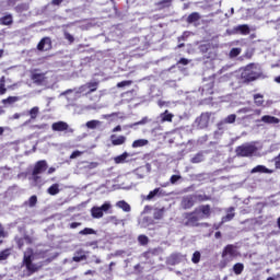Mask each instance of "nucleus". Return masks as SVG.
<instances>
[{"instance_id":"nucleus-16","label":"nucleus","mask_w":280,"mask_h":280,"mask_svg":"<svg viewBox=\"0 0 280 280\" xmlns=\"http://www.w3.org/2000/svg\"><path fill=\"white\" fill-rule=\"evenodd\" d=\"M14 23V16L11 13H7L4 16L0 18V25L10 26Z\"/></svg>"},{"instance_id":"nucleus-30","label":"nucleus","mask_w":280,"mask_h":280,"mask_svg":"<svg viewBox=\"0 0 280 280\" xmlns=\"http://www.w3.org/2000/svg\"><path fill=\"white\" fill-rule=\"evenodd\" d=\"M163 215H165V208L155 209L153 212L154 220H163Z\"/></svg>"},{"instance_id":"nucleus-5","label":"nucleus","mask_w":280,"mask_h":280,"mask_svg":"<svg viewBox=\"0 0 280 280\" xmlns=\"http://www.w3.org/2000/svg\"><path fill=\"white\" fill-rule=\"evenodd\" d=\"M255 69V63H249L245 67V69L241 73V79L245 84L249 82H255V80H259L261 74H259Z\"/></svg>"},{"instance_id":"nucleus-63","label":"nucleus","mask_w":280,"mask_h":280,"mask_svg":"<svg viewBox=\"0 0 280 280\" xmlns=\"http://www.w3.org/2000/svg\"><path fill=\"white\" fill-rule=\"evenodd\" d=\"M215 240H220L222 237V232L218 231L214 234Z\"/></svg>"},{"instance_id":"nucleus-38","label":"nucleus","mask_w":280,"mask_h":280,"mask_svg":"<svg viewBox=\"0 0 280 280\" xmlns=\"http://www.w3.org/2000/svg\"><path fill=\"white\" fill-rule=\"evenodd\" d=\"M201 257H202V255L200 254V252L196 250V252L192 254V257H191L192 264H200Z\"/></svg>"},{"instance_id":"nucleus-50","label":"nucleus","mask_w":280,"mask_h":280,"mask_svg":"<svg viewBox=\"0 0 280 280\" xmlns=\"http://www.w3.org/2000/svg\"><path fill=\"white\" fill-rule=\"evenodd\" d=\"M138 241H139V243H140L142 246H145V245L148 244V242H149L148 236H145V235H140V236L138 237Z\"/></svg>"},{"instance_id":"nucleus-28","label":"nucleus","mask_w":280,"mask_h":280,"mask_svg":"<svg viewBox=\"0 0 280 280\" xmlns=\"http://www.w3.org/2000/svg\"><path fill=\"white\" fill-rule=\"evenodd\" d=\"M86 128H89L90 130H95V128L102 126V121L100 120H89L85 124Z\"/></svg>"},{"instance_id":"nucleus-15","label":"nucleus","mask_w":280,"mask_h":280,"mask_svg":"<svg viewBox=\"0 0 280 280\" xmlns=\"http://www.w3.org/2000/svg\"><path fill=\"white\" fill-rule=\"evenodd\" d=\"M112 145H124L126 143V136H110Z\"/></svg>"},{"instance_id":"nucleus-44","label":"nucleus","mask_w":280,"mask_h":280,"mask_svg":"<svg viewBox=\"0 0 280 280\" xmlns=\"http://www.w3.org/2000/svg\"><path fill=\"white\" fill-rule=\"evenodd\" d=\"M15 244L18 248L21 250L23 249V246H25V241L23 237H15Z\"/></svg>"},{"instance_id":"nucleus-31","label":"nucleus","mask_w":280,"mask_h":280,"mask_svg":"<svg viewBox=\"0 0 280 280\" xmlns=\"http://www.w3.org/2000/svg\"><path fill=\"white\" fill-rule=\"evenodd\" d=\"M147 139H138L132 142V148H143V145H148Z\"/></svg>"},{"instance_id":"nucleus-29","label":"nucleus","mask_w":280,"mask_h":280,"mask_svg":"<svg viewBox=\"0 0 280 280\" xmlns=\"http://www.w3.org/2000/svg\"><path fill=\"white\" fill-rule=\"evenodd\" d=\"M233 272L234 275H242L244 272V264L242 262H236L233 266Z\"/></svg>"},{"instance_id":"nucleus-55","label":"nucleus","mask_w":280,"mask_h":280,"mask_svg":"<svg viewBox=\"0 0 280 280\" xmlns=\"http://www.w3.org/2000/svg\"><path fill=\"white\" fill-rule=\"evenodd\" d=\"M78 156H82V151H73L70 159H78Z\"/></svg>"},{"instance_id":"nucleus-19","label":"nucleus","mask_w":280,"mask_h":280,"mask_svg":"<svg viewBox=\"0 0 280 280\" xmlns=\"http://www.w3.org/2000/svg\"><path fill=\"white\" fill-rule=\"evenodd\" d=\"M198 124L201 128H207L209 126V114H201L198 118Z\"/></svg>"},{"instance_id":"nucleus-3","label":"nucleus","mask_w":280,"mask_h":280,"mask_svg":"<svg viewBox=\"0 0 280 280\" xmlns=\"http://www.w3.org/2000/svg\"><path fill=\"white\" fill-rule=\"evenodd\" d=\"M238 255L240 252H237V246L233 244H228L221 253L222 259L219 262L220 270H224V268H226V266H229L230 262L233 261V259L238 257Z\"/></svg>"},{"instance_id":"nucleus-59","label":"nucleus","mask_w":280,"mask_h":280,"mask_svg":"<svg viewBox=\"0 0 280 280\" xmlns=\"http://www.w3.org/2000/svg\"><path fill=\"white\" fill-rule=\"evenodd\" d=\"M237 113H244V114L250 113V108H248V107H243V108L238 109Z\"/></svg>"},{"instance_id":"nucleus-58","label":"nucleus","mask_w":280,"mask_h":280,"mask_svg":"<svg viewBox=\"0 0 280 280\" xmlns=\"http://www.w3.org/2000/svg\"><path fill=\"white\" fill-rule=\"evenodd\" d=\"M178 65H184V67H185V66L189 65V59L180 58L178 60Z\"/></svg>"},{"instance_id":"nucleus-23","label":"nucleus","mask_w":280,"mask_h":280,"mask_svg":"<svg viewBox=\"0 0 280 280\" xmlns=\"http://www.w3.org/2000/svg\"><path fill=\"white\" fill-rule=\"evenodd\" d=\"M116 207H118V209H122V211H125L126 213H129L131 209L130 203L126 202V200L117 201Z\"/></svg>"},{"instance_id":"nucleus-48","label":"nucleus","mask_w":280,"mask_h":280,"mask_svg":"<svg viewBox=\"0 0 280 280\" xmlns=\"http://www.w3.org/2000/svg\"><path fill=\"white\" fill-rule=\"evenodd\" d=\"M180 178H183V176H180V175H172L171 178H170L171 185H176L177 180H180Z\"/></svg>"},{"instance_id":"nucleus-18","label":"nucleus","mask_w":280,"mask_h":280,"mask_svg":"<svg viewBox=\"0 0 280 280\" xmlns=\"http://www.w3.org/2000/svg\"><path fill=\"white\" fill-rule=\"evenodd\" d=\"M260 121H262L264 124H279L280 120L275 116L265 115L261 117Z\"/></svg>"},{"instance_id":"nucleus-8","label":"nucleus","mask_w":280,"mask_h":280,"mask_svg":"<svg viewBox=\"0 0 280 280\" xmlns=\"http://www.w3.org/2000/svg\"><path fill=\"white\" fill-rule=\"evenodd\" d=\"M98 86H100L98 81H91L85 83L84 85H81L77 91V93H86V95H91V93H95V91H97ZM86 89H89L88 92H86Z\"/></svg>"},{"instance_id":"nucleus-34","label":"nucleus","mask_w":280,"mask_h":280,"mask_svg":"<svg viewBox=\"0 0 280 280\" xmlns=\"http://www.w3.org/2000/svg\"><path fill=\"white\" fill-rule=\"evenodd\" d=\"M97 232L92 228H85L79 232V235H95Z\"/></svg>"},{"instance_id":"nucleus-49","label":"nucleus","mask_w":280,"mask_h":280,"mask_svg":"<svg viewBox=\"0 0 280 280\" xmlns=\"http://www.w3.org/2000/svg\"><path fill=\"white\" fill-rule=\"evenodd\" d=\"M234 218H235V213L234 212H230L225 217H223L222 221L223 222H231V220H233Z\"/></svg>"},{"instance_id":"nucleus-41","label":"nucleus","mask_w":280,"mask_h":280,"mask_svg":"<svg viewBox=\"0 0 280 280\" xmlns=\"http://www.w3.org/2000/svg\"><path fill=\"white\" fill-rule=\"evenodd\" d=\"M19 102V96H9L2 101L3 104H14Z\"/></svg>"},{"instance_id":"nucleus-4","label":"nucleus","mask_w":280,"mask_h":280,"mask_svg":"<svg viewBox=\"0 0 280 280\" xmlns=\"http://www.w3.org/2000/svg\"><path fill=\"white\" fill-rule=\"evenodd\" d=\"M47 161L39 160L35 163L34 168L32 171V180L35 183V185H39V183H43V177L40 174L47 172Z\"/></svg>"},{"instance_id":"nucleus-2","label":"nucleus","mask_w":280,"mask_h":280,"mask_svg":"<svg viewBox=\"0 0 280 280\" xmlns=\"http://www.w3.org/2000/svg\"><path fill=\"white\" fill-rule=\"evenodd\" d=\"M22 266L26 268V277L36 275L43 268V264L34 262V249L27 248L23 255Z\"/></svg>"},{"instance_id":"nucleus-7","label":"nucleus","mask_w":280,"mask_h":280,"mask_svg":"<svg viewBox=\"0 0 280 280\" xmlns=\"http://www.w3.org/2000/svg\"><path fill=\"white\" fill-rule=\"evenodd\" d=\"M112 205L108 201H105L101 207H92L91 209V215L92 218H95L96 220H100V218H104V212L112 209Z\"/></svg>"},{"instance_id":"nucleus-64","label":"nucleus","mask_w":280,"mask_h":280,"mask_svg":"<svg viewBox=\"0 0 280 280\" xmlns=\"http://www.w3.org/2000/svg\"><path fill=\"white\" fill-rule=\"evenodd\" d=\"M54 172H56V168L55 167H49L47 174H54Z\"/></svg>"},{"instance_id":"nucleus-6","label":"nucleus","mask_w":280,"mask_h":280,"mask_svg":"<svg viewBox=\"0 0 280 280\" xmlns=\"http://www.w3.org/2000/svg\"><path fill=\"white\" fill-rule=\"evenodd\" d=\"M255 152H257V147H255V144L245 143L236 147L235 149L236 156H241V158L253 156Z\"/></svg>"},{"instance_id":"nucleus-62","label":"nucleus","mask_w":280,"mask_h":280,"mask_svg":"<svg viewBox=\"0 0 280 280\" xmlns=\"http://www.w3.org/2000/svg\"><path fill=\"white\" fill-rule=\"evenodd\" d=\"M199 226H203L205 229H209V226H211V224H209L208 222H203V223H199Z\"/></svg>"},{"instance_id":"nucleus-14","label":"nucleus","mask_w":280,"mask_h":280,"mask_svg":"<svg viewBox=\"0 0 280 280\" xmlns=\"http://www.w3.org/2000/svg\"><path fill=\"white\" fill-rule=\"evenodd\" d=\"M86 252L84 249H79L74 253V256L72 257V260L79 264V261H86Z\"/></svg>"},{"instance_id":"nucleus-37","label":"nucleus","mask_w":280,"mask_h":280,"mask_svg":"<svg viewBox=\"0 0 280 280\" xmlns=\"http://www.w3.org/2000/svg\"><path fill=\"white\" fill-rule=\"evenodd\" d=\"M8 89H5V77H1L0 79V95H5Z\"/></svg>"},{"instance_id":"nucleus-20","label":"nucleus","mask_w":280,"mask_h":280,"mask_svg":"<svg viewBox=\"0 0 280 280\" xmlns=\"http://www.w3.org/2000/svg\"><path fill=\"white\" fill-rule=\"evenodd\" d=\"M47 194H49V196H58V194H60V185L52 184L50 187L47 188Z\"/></svg>"},{"instance_id":"nucleus-39","label":"nucleus","mask_w":280,"mask_h":280,"mask_svg":"<svg viewBox=\"0 0 280 280\" xmlns=\"http://www.w3.org/2000/svg\"><path fill=\"white\" fill-rule=\"evenodd\" d=\"M240 54H242V48H232L230 50V58H237V56H240Z\"/></svg>"},{"instance_id":"nucleus-33","label":"nucleus","mask_w":280,"mask_h":280,"mask_svg":"<svg viewBox=\"0 0 280 280\" xmlns=\"http://www.w3.org/2000/svg\"><path fill=\"white\" fill-rule=\"evenodd\" d=\"M38 113H40V108L38 106H35L28 110L31 119H36V117H38Z\"/></svg>"},{"instance_id":"nucleus-21","label":"nucleus","mask_w":280,"mask_h":280,"mask_svg":"<svg viewBox=\"0 0 280 280\" xmlns=\"http://www.w3.org/2000/svg\"><path fill=\"white\" fill-rule=\"evenodd\" d=\"M156 196H163V189L155 188L149 192V195L145 197V200H152L153 198H156Z\"/></svg>"},{"instance_id":"nucleus-12","label":"nucleus","mask_w":280,"mask_h":280,"mask_svg":"<svg viewBox=\"0 0 280 280\" xmlns=\"http://www.w3.org/2000/svg\"><path fill=\"white\" fill-rule=\"evenodd\" d=\"M51 49V38L50 37H44L39 40L37 44V50L38 51H49Z\"/></svg>"},{"instance_id":"nucleus-32","label":"nucleus","mask_w":280,"mask_h":280,"mask_svg":"<svg viewBox=\"0 0 280 280\" xmlns=\"http://www.w3.org/2000/svg\"><path fill=\"white\" fill-rule=\"evenodd\" d=\"M156 5H158V8H160V10H163L165 8H171L172 0H162V1L158 2Z\"/></svg>"},{"instance_id":"nucleus-51","label":"nucleus","mask_w":280,"mask_h":280,"mask_svg":"<svg viewBox=\"0 0 280 280\" xmlns=\"http://www.w3.org/2000/svg\"><path fill=\"white\" fill-rule=\"evenodd\" d=\"M65 38H66V40H68L70 43V45H72V43L75 42V38L73 37V35H71L68 32L65 33Z\"/></svg>"},{"instance_id":"nucleus-36","label":"nucleus","mask_w":280,"mask_h":280,"mask_svg":"<svg viewBox=\"0 0 280 280\" xmlns=\"http://www.w3.org/2000/svg\"><path fill=\"white\" fill-rule=\"evenodd\" d=\"M195 200H198V202H207L211 200V196L208 195H195Z\"/></svg>"},{"instance_id":"nucleus-56","label":"nucleus","mask_w":280,"mask_h":280,"mask_svg":"<svg viewBox=\"0 0 280 280\" xmlns=\"http://www.w3.org/2000/svg\"><path fill=\"white\" fill-rule=\"evenodd\" d=\"M276 170H280V153L275 158Z\"/></svg>"},{"instance_id":"nucleus-57","label":"nucleus","mask_w":280,"mask_h":280,"mask_svg":"<svg viewBox=\"0 0 280 280\" xmlns=\"http://www.w3.org/2000/svg\"><path fill=\"white\" fill-rule=\"evenodd\" d=\"M78 226H82L81 222H72L69 224V229H78Z\"/></svg>"},{"instance_id":"nucleus-17","label":"nucleus","mask_w":280,"mask_h":280,"mask_svg":"<svg viewBox=\"0 0 280 280\" xmlns=\"http://www.w3.org/2000/svg\"><path fill=\"white\" fill-rule=\"evenodd\" d=\"M259 172L260 174H272L275 171L264 166V165H257L252 170V174H257Z\"/></svg>"},{"instance_id":"nucleus-1","label":"nucleus","mask_w":280,"mask_h":280,"mask_svg":"<svg viewBox=\"0 0 280 280\" xmlns=\"http://www.w3.org/2000/svg\"><path fill=\"white\" fill-rule=\"evenodd\" d=\"M209 218H211V206L201 205L194 211L183 214V224L196 229L200 226V220H208Z\"/></svg>"},{"instance_id":"nucleus-53","label":"nucleus","mask_w":280,"mask_h":280,"mask_svg":"<svg viewBox=\"0 0 280 280\" xmlns=\"http://www.w3.org/2000/svg\"><path fill=\"white\" fill-rule=\"evenodd\" d=\"M22 240H24V242H26V244H34V238H32V236L25 234Z\"/></svg>"},{"instance_id":"nucleus-13","label":"nucleus","mask_w":280,"mask_h":280,"mask_svg":"<svg viewBox=\"0 0 280 280\" xmlns=\"http://www.w3.org/2000/svg\"><path fill=\"white\" fill-rule=\"evenodd\" d=\"M234 32L242 36H248V34H250V26H248V24H241L234 27Z\"/></svg>"},{"instance_id":"nucleus-54","label":"nucleus","mask_w":280,"mask_h":280,"mask_svg":"<svg viewBox=\"0 0 280 280\" xmlns=\"http://www.w3.org/2000/svg\"><path fill=\"white\" fill-rule=\"evenodd\" d=\"M109 222H112V224H119L121 221L119 219H117V217L112 215L109 217Z\"/></svg>"},{"instance_id":"nucleus-40","label":"nucleus","mask_w":280,"mask_h":280,"mask_svg":"<svg viewBox=\"0 0 280 280\" xmlns=\"http://www.w3.org/2000/svg\"><path fill=\"white\" fill-rule=\"evenodd\" d=\"M209 49H211V44H201L199 45V51L201 54H207L209 51Z\"/></svg>"},{"instance_id":"nucleus-9","label":"nucleus","mask_w":280,"mask_h":280,"mask_svg":"<svg viewBox=\"0 0 280 280\" xmlns=\"http://www.w3.org/2000/svg\"><path fill=\"white\" fill-rule=\"evenodd\" d=\"M51 130L54 132H73V128L69 127V124L59 120L51 125Z\"/></svg>"},{"instance_id":"nucleus-27","label":"nucleus","mask_w":280,"mask_h":280,"mask_svg":"<svg viewBox=\"0 0 280 280\" xmlns=\"http://www.w3.org/2000/svg\"><path fill=\"white\" fill-rule=\"evenodd\" d=\"M202 161H205V153L200 151L191 158L190 163H202Z\"/></svg>"},{"instance_id":"nucleus-11","label":"nucleus","mask_w":280,"mask_h":280,"mask_svg":"<svg viewBox=\"0 0 280 280\" xmlns=\"http://www.w3.org/2000/svg\"><path fill=\"white\" fill-rule=\"evenodd\" d=\"M36 71L37 70H34L31 73V80L37 86H43V84H45V80H47V77H45V73H43V72L38 73Z\"/></svg>"},{"instance_id":"nucleus-10","label":"nucleus","mask_w":280,"mask_h":280,"mask_svg":"<svg viewBox=\"0 0 280 280\" xmlns=\"http://www.w3.org/2000/svg\"><path fill=\"white\" fill-rule=\"evenodd\" d=\"M196 205V195L184 196L180 201V207L184 210L191 209Z\"/></svg>"},{"instance_id":"nucleus-22","label":"nucleus","mask_w":280,"mask_h":280,"mask_svg":"<svg viewBox=\"0 0 280 280\" xmlns=\"http://www.w3.org/2000/svg\"><path fill=\"white\" fill-rule=\"evenodd\" d=\"M201 16H200V13L198 12H192L190 13L187 19H186V22L191 24V23H196L198 21H200Z\"/></svg>"},{"instance_id":"nucleus-35","label":"nucleus","mask_w":280,"mask_h":280,"mask_svg":"<svg viewBox=\"0 0 280 280\" xmlns=\"http://www.w3.org/2000/svg\"><path fill=\"white\" fill-rule=\"evenodd\" d=\"M30 10V5L27 3H20L15 7V12H27Z\"/></svg>"},{"instance_id":"nucleus-26","label":"nucleus","mask_w":280,"mask_h":280,"mask_svg":"<svg viewBox=\"0 0 280 280\" xmlns=\"http://www.w3.org/2000/svg\"><path fill=\"white\" fill-rule=\"evenodd\" d=\"M254 104L258 107L264 106V94H254Z\"/></svg>"},{"instance_id":"nucleus-42","label":"nucleus","mask_w":280,"mask_h":280,"mask_svg":"<svg viewBox=\"0 0 280 280\" xmlns=\"http://www.w3.org/2000/svg\"><path fill=\"white\" fill-rule=\"evenodd\" d=\"M10 257V249L0 252V261H5Z\"/></svg>"},{"instance_id":"nucleus-43","label":"nucleus","mask_w":280,"mask_h":280,"mask_svg":"<svg viewBox=\"0 0 280 280\" xmlns=\"http://www.w3.org/2000/svg\"><path fill=\"white\" fill-rule=\"evenodd\" d=\"M235 119H237V115L231 114L224 119V124H235Z\"/></svg>"},{"instance_id":"nucleus-45","label":"nucleus","mask_w":280,"mask_h":280,"mask_svg":"<svg viewBox=\"0 0 280 280\" xmlns=\"http://www.w3.org/2000/svg\"><path fill=\"white\" fill-rule=\"evenodd\" d=\"M37 202H38V197H36V195H33L28 199V207H36Z\"/></svg>"},{"instance_id":"nucleus-24","label":"nucleus","mask_w":280,"mask_h":280,"mask_svg":"<svg viewBox=\"0 0 280 280\" xmlns=\"http://www.w3.org/2000/svg\"><path fill=\"white\" fill-rule=\"evenodd\" d=\"M160 117L162 124H164V121L172 122V119H174V114H171L170 110L166 109L164 113L160 115Z\"/></svg>"},{"instance_id":"nucleus-52","label":"nucleus","mask_w":280,"mask_h":280,"mask_svg":"<svg viewBox=\"0 0 280 280\" xmlns=\"http://www.w3.org/2000/svg\"><path fill=\"white\" fill-rule=\"evenodd\" d=\"M5 229L3 228V224L0 223V240L5 237ZM0 244H3V241H0Z\"/></svg>"},{"instance_id":"nucleus-47","label":"nucleus","mask_w":280,"mask_h":280,"mask_svg":"<svg viewBox=\"0 0 280 280\" xmlns=\"http://www.w3.org/2000/svg\"><path fill=\"white\" fill-rule=\"evenodd\" d=\"M148 120L145 118H143L142 120H139L137 122L127 125L126 128H135V126H143V124H145Z\"/></svg>"},{"instance_id":"nucleus-25","label":"nucleus","mask_w":280,"mask_h":280,"mask_svg":"<svg viewBox=\"0 0 280 280\" xmlns=\"http://www.w3.org/2000/svg\"><path fill=\"white\" fill-rule=\"evenodd\" d=\"M128 156H130V154H128V152H124L122 154L114 158V162L116 163V165L126 163V160L128 159Z\"/></svg>"},{"instance_id":"nucleus-46","label":"nucleus","mask_w":280,"mask_h":280,"mask_svg":"<svg viewBox=\"0 0 280 280\" xmlns=\"http://www.w3.org/2000/svg\"><path fill=\"white\" fill-rule=\"evenodd\" d=\"M132 84L131 80L121 81L117 83V89H124V86H130Z\"/></svg>"},{"instance_id":"nucleus-61","label":"nucleus","mask_w":280,"mask_h":280,"mask_svg":"<svg viewBox=\"0 0 280 280\" xmlns=\"http://www.w3.org/2000/svg\"><path fill=\"white\" fill-rule=\"evenodd\" d=\"M113 132H121V127L120 125H117L114 129Z\"/></svg>"},{"instance_id":"nucleus-60","label":"nucleus","mask_w":280,"mask_h":280,"mask_svg":"<svg viewBox=\"0 0 280 280\" xmlns=\"http://www.w3.org/2000/svg\"><path fill=\"white\" fill-rule=\"evenodd\" d=\"M62 1L65 0H51V5H60V3H62Z\"/></svg>"}]
</instances>
